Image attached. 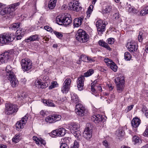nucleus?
<instances>
[{"mask_svg": "<svg viewBox=\"0 0 148 148\" xmlns=\"http://www.w3.org/2000/svg\"><path fill=\"white\" fill-rule=\"evenodd\" d=\"M76 39L81 43L87 42L89 38V36L82 29H79L75 35Z\"/></svg>", "mask_w": 148, "mask_h": 148, "instance_id": "obj_1", "label": "nucleus"}, {"mask_svg": "<svg viewBox=\"0 0 148 148\" xmlns=\"http://www.w3.org/2000/svg\"><path fill=\"white\" fill-rule=\"evenodd\" d=\"M56 21L57 23L60 25H67L71 23L72 19L71 18L60 15L56 17Z\"/></svg>", "mask_w": 148, "mask_h": 148, "instance_id": "obj_2", "label": "nucleus"}, {"mask_svg": "<svg viewBox=\"0 0 148 148\" xmlns=\"http://www.w3.org/2000/svg\"><path fill=\"white\" fill-rule=\"evenodd\" d=\"M14 40V36L9 33H4L0 35V43L7 44L11 42Z\"/></svg>", "mask_w": 148, "mask_h": 148, "instance_id": "obj_3", "label": "nucleus"}, {"mask_svg": "<svg viewBox=\"0 0 148 148\" xmlns=\"http://www.w3.org/2000/svg\"><path fill=\"white\" fill-rule=\"evenodd\" d=\"M18 106L11 103H6L5 104V113L7 115H10L16 112L18 110Z\"/></svg>", "mask_w": 148, "mask_h": 148, "instance_id": "obj_4", "label": "nucleus"}, {"mask_svg": "<svg viewBox=\"0 0 148 148\" xmlns=\"http://www.w3.org/2000/svg\"><path fill=\"white\" fill-rule=\"evenodd\" d=\"M115 82L116 85L118 92H121L124 88V77L120 76L117 77L115 79Z\"/></svg>", "mask_w": 148, "mask_h": 148, "instance_id": "obj_5", "label": "nucleus"}, {"mask_svg": "<svg viewBox=\"0 0 148 148\" xmlns=\"http://www.w3.org/2000/svg\"><path fill=\"white\" fill-rule=\"evenodd\" d=\"M61 118V116L60 115L53 114L46 117L45 121L47 123H53L60 121Z\"/></svg>", "mask_w": 148, "mask_h": 148, "instance_id": "obj_6", "label": "nucleus"}, {"mask_svg": "<svg viewBox=\"0 0 148 148\" xmlns=\"http://www.w3.org/2000/svg\"><path fill=\"white\" fill-rule=\"evenodd\" d=\"M22 68L24 71H27L32 67L31 61L28 59H23L21 62Z\"/></svg>", "mask_w": 148, "mask_h": 148, "instance_id": "obj_7", "label": "nucleus"}, {"mask_svg": "<svg viewBox=\"0 0 148 148\" xmlns=\"http://www.w3.org/2000/svg\"><path fill=\"white\" fill-rule=\"evenodd\" d=\"M66 78L63 84V86L61 88V91L63 93H66L69 91L70 87V84L71 82V79L69 78Z\"/></svg>", "mask_w": 148, "mask_h": 148, "instance_id": "obj_8", "label": "nucleus"}, {"mask_svg": "<svg viewBox=\"0 0 148 148\" xmlns=\"http://www.w3.org/2000/svg\"><path fill=\"white\" fill-rule=\"evenodd\" d=\"M96 26L99 34L101 35L105 31L106 24L103 23L102 20H99L96 22Z\"/></svg>", "mask_w": 148, "mask_h": 148, "instance_id": "obj_9", "label": "nucleus"}, {"mask_svg": "<svg viewBox=\"0 0 148 148\" xmlns=\"http://www.w3.org/2000/svg\"><path fill=\"white\" fill-rule=\"evenodd\" d=\"M75 111L76 114L79 116H83L85 114V108L80 103L77 104L76 105Z\"/></svg>", "mask_w": 148, "mask_h": 148, "instance_id": "obj_10", "label": "nucleus"}, {"mask_svg": "<svg viewBox=\"0 0 148 148\" xmlns=\"http://www.w3.org/2000/svg\"><path fill=\"white\" fill-rule=\"evenodd\" d=\"M27 119V117L25 116L22 118L21 120L17 122L16 126L17 130H18L19 129H22L24 127Z\"/></svg>", "mask_w": 148, "mask_h": 148, "instance_id": "obj_11", "label": "nucleus"}, {"mask_svg": "<svg viewBox=\"0 0 148 148\" xmlns=\"http://www.w3.org/2000/svg\"><path fill=\"white\" fill-rule=\"evenodd\" d=\"M10 57V54L7 52L3 53L0 55V65L7 62Z\"/></svg>", "mask_w": 148, "mask_h": 148, "instance_id": "obj_12", "label": "nucleus"}, {"mask_svg": "<svg viewBox=\"0 0 148 148\" xmlns=\"http://www.w3.org/2000/svg\"><path fill=\"white\" fill-rule=\"evenodd\" d=\"M84 77L82 75L78 78L77 83L78 89L79 90L81 91L83 89L84 86Z\"/></svg>", "mask_w": 148, "mask_h": 148, "instance_id": "obj_13", "label": "nucleus"}, {"mask_svg": "<svg viewBox=\"0 0 148 148\" xmlns=\"http://www.w3.org/2000/svg\"><path fill=\"white\" fill-rule=\"evenodd\" d=\"M92 121L95 123H99L101 122H103L104 119L102 116L99 114H94L91 117Z\"/></svg>", "mask_w": 148, "mask_h": 148, "instance_id": "obj_14", "label": "nucleus"}, {"mask_svg": "<svg viewBox=\"0 0 148 148\" xmlns=\"http://www.w3.org/2000/svg\"><path fill=\"white\" fill-rule=\"evenodd\" d=\"M66 133L65 129L63 128L58 129L53 131L52 133L54 135L58 136H62L65 135Z\"/></svg>", "mask_w": 148, "mask_h": 148, "instance_id": "obj_15", "label": "nucleus"}, {"mask_svg": "<svg viewBox=\"0 0 148 148\" xmlns=\"http://www.w3.org/2000/svg\"><path fill=\"white\" fill-rule=\"evenodd\" d=\"M92 132L91 129L89 127L86 128L83 133V136L87 140H89L92 137L91 132Z\"/></svg>", "mask_w": 148, "mask_h": 148, "instance_id": "obj_16", "label": "nucleus"}, {"mask_svg": "<svg viewBox=\"0 0 148 148\" xmlns=\"http://www.w3.org/2000/svg\"><path fill=\"white\" fill-rule=\"evenodd\" d=\"M6 79L10 81L11 86L13 87H16L18 84V81L14 75L10 77V78H6Z\"/></svg>", "mask_w": 148, "mask_h": 148, "instance_id": "obj_17", "label": "nucleus"}, {"mask_svg": "<svg viewBox=\"0 0 148 148\" xmlns=\"http://www.w3.org/2000/svg\"><path fill=\"white\" fill-rule=\"evenodd\" d=\"M127 46L130 52H134L137 50V47L135 42L131 41L127 43Z\"/></svg>", "mask_w": 148, "mask_h": 148, "instance_id": "obj_18", "label": "nucleus"}, {"mask_svg": "<svg viewBox=\"0 0 148 148\" xmlns=\"http://www.w3.org/2000/svg\"><path fill=\"white\" fill-rule=\"evenodd\" d=\"M84 19V17L83 16L75 18L73 21V25L74 27H78L80 26L81 25Z\"/></svg>", "mask_w": 148, "mask_h": 148, "instance_id": "obj_19", "label": "nucleus"}, {"mask_svg": "<svg viewBox=\"0 0 148 148\" xmlns=\"http://www.w3.org/2000/svg\"><path fill=\"white\" fill-rule=\"evenodd\" d=\"M12 70V68L10 65H8L6 68L5 70L6 74L4 75L5 76V78H10V77L14 75V73L11 71Z\"/></svg>", "mask_w": 148, "mask_h": 148, "instance_id": "obj_20", "label": "nucleus"}, {"mask_svg": "<svg viewBox=\"0 0 148 148\" xmlns=\"http://www.w3.org/2000/svg\"><path fill=\"white\" fill-rule=\"evenodd\" d=\"M116 134L119 140H121L123 139L125 132L122 128L120 127L116 131Z\"/></svg>", "mask_w": 148, "mask_h": 148, "instance_id": "obj_21", "label": "nucleus"}, {"mask_svg": "<svg viewBox=\"0 0 148 148\" xmlns=\"http://www.w3.org/2000/svg\"><path fill=\"white\" fill-rule=\"evenodd\" d=\"M140 120L138 118H134L132 120V124L134 127L136 128L138 127L140 123Z\"/></svg>", "mask_w": 148, "mask_h": 148, "instance_id": "obj_22", "label": "nucleus"}, {"mask_svg": "<svg viewBox=\"0 0 148 148\" xmlns=\"http://www.w3.org/2000/svg\"><path fill=\"white\" fill-rule=\"evenodd\" d=\"M126 10L129 13H133L134 14L137 13L138 12L137 10L131 6L130 4L127 5L126 7Z\"/></svg>", "mask_w": 148, "mask_h": 148, "instance_id": "obj_23", "label": "nucleus"}, {"mask_svg": "<svg viewBox=\"0 0 148 148\" xmlns=\"http://www.w3.org/2000/svg\"><path fill=\"white\" fill-rule=\"evenodd\" d=\"M80 58L81 59V60L85 62H90L95 61V60L94 58H91L85 55H82L80 56Z\"/></svg>", "mask_w": 148, "mask_h": 148, "instance_id": "obj_24", "label": "nucleus"}, {"mask_svg": "<svg viewBox=\"0 0 148 148\" xmlns=\"http://www.w3.org/2000/svg\"><path fill=\"white\" fill-rule=\"evenodd\" d=\"M38 35L36 34L30 36L29 37L25 39V40L26 42H28L37 40H38Z\"/></svg>", "mask_w": 148, "mask_h": 148, "instance_id": "obj_25", "label": "nucleus"}, {"mask_svg": "<svg viewBox=\"0 0 148 148\" xmlns=\"http://www.w3.org/2000/svg\"><path fill=\"white\" fill-rule=\"evenodd\" d=\"M71 132L75 136L76 138L79 140L81 138V132L79 130H71Z\"/></svg>", "mask_w": 148, "mask_h": 148, "instance_id": "obj_26", "label": "nucleus"}, {"mask_svg": "<svg viewBox=\"0 0 148 148\" xmlns=\"http://www.w3.org/2000/svg\"><path fill=\"white\" fill-rule=\"evenodd\" d=\"M72 102L77 103L79 102V100L77 95L75 93H72L71 94Z\"/></svg>", "mask_w": 148, "mask_h": 148, "instance_id": "obj_27", "label": "nucleus"}, {"mask_svg": "<svg viewBox=\"0 0 148 148\" xmlns=\"http://www.w3.org/2000/svg\"><path fill=\"white\" fill-rule=\"evenodd\" d=\"M20 4V2L12 4L9 6V7L8 8V10H10V12L14 11L17 8V7Z\"/></svg>", "mask_w": 148, "mask_h": 148, "instance_id": "obj_28", "label": "nucleus"}, {"mask_svg": "<svg viewBox=\"0 0 148 148\" xmlns=\"http://www.w3.org/2000/svg\"><path fill=\"white\" fill-rule=\"evenodd\" d=\"M98 43L100 46L105 47L109 51L111 50V48L108 46V45L103 40H100L99 41Z\"/></svg>", "mask_w": 148, "mask_h": 148, "instance_id": "obj_29", "label": "nucleus"}, {"mask_svg": "<svg viewBox=\"0 0 148 148\" xmlns=\"http://www.w3.org/2000/svg\"><path fill=\"white\" fill-rule=\"evenodd\" d=\"M56 0H50L49 1L48 8L50 9H53L55 7Z\"/></svg>", "mask_w": 148, "mask_h": 148, "instance_id": "obj_30", "label": "nucleus"}, {"mask_svg": "<svg viewBox=\"0 0 148 148\" xmlns=\"http://www.w3.org/2000/svg\"><path fill=\"white\" fill-rule=\"evenodd\" d=\"M21 138V134H17L12 138V141L15 143H17L19 141Z\"/></svg>", "mask_w": 148, "mask_h": 148, "instance_id": "obj_31", "label": "nucleus"}, {"mask_svg": "<svg viewBox=\"0 0 148 148\" xmlns=\"http://www.w3.org/2000/svg\"><path fill=\"white\" fill-rule=\"evenodd\" d=\"M112 7L110 5H107L106 6L105 9L102 10V12L103 14L109 13L111 11Z\"/></svg>", "mask_w": 148, "mask_h": 148, "instance_id": "obj_32", "label": "nucleus"}, {"mask_svg": "<svg viewBox=\"0 0 148 148\" xmlns=\"http://www.w3.org/2000/svg\"><path fill=\"white\" fill-rule=\"evenodd\" d=\"M94 72V70L92 69H90L87 72L84 73V77H88L91 75Z\"/></svg>", "mask_w": 148, "mask_h": 148, "instance_id": "obj_33", "label": "nucleus"}, {"mask_svg": "<svg viewBox=\"0 0 148 148\" xmlns=\"http://www.w3.org/2000/svg\"><path fill=\"white\" fill-rule=\"evenodd\" d=\"M79 4V1H74L73 3L71 2L69 4V7L72 10H73V9H74L76 7V5L77 4Z\"/></svg>", "mask_w": 148, "mask_h": 148, "instance_id": "obj_34", "label": "nucleus"}, {"mask_svg": "<svg viewBox=\"0 0 148 148\" xmlns=\"http://www.w3.org/2000/svg\"><path fill=\"white\" fill-rule=\"evenodd\" d=\"M109 66L110 68L114 72L117 71V66L114 62H112V63H110Z\"/></svg>", "mask_w": 148, "mask_h": 148, "instance_id": "obj_35", "label": "nucleus"}, {"mask_svg": "<svg viewBox=\"0 0 148 148\" xmlns=\"http://www.w3.org/2000/svg\"><path fill=\"white\" fill-rule=\"evenodd\" d=\"M8 7L6 8L3 10H2L0 12V13L2 15H3L6 14H10V11L8 10Z\"/></svg>", "mask_w": 148, "mask_h": 148, "instance_id": "obj_36", "label": "nucleus"}, {"mask_svg": "<svg viewBox=\"0 0 148 148\" xmlns=\"http://www.w3.org/2000/svg\"><path fill=\"white\" fill-rule=\"evenodd\" d=\"M132 58V56L128 52H125L124 53V58L126 60H130Z\"/></svg>", "mask_w": 148, "mask_h": 148, "instance_id": "obj_37", "label": "nucleus"}, {"mask_svg": "<svg viewBox=\"0 0 148 148\" xmlns=\"http://www.w3.org/2000/svg\"><path fill=\"white\" fill-rule=\"evenodd\" d=\"M148 14V5L146 6L143 10H141L140 13V14L142 16Z\"/></svg>", "mask_w": 148, "mask_h": 148, "instance_id": "obj_38", "label": "nucleus"}, {"mask_svg": "<svg viewBox=\"0 0 148 148\" xmlns=\"http://www.w3.org/2000/svg\"><path fill=\"white\" fill-rule=\"evenodd\" d=\"M132 141L134 143V144L139 143L141 141L139 137L136 136H134L132 138Z\"/></svg>", "mask_w": 148, "mask_h": 148, "instance_id": "obj_39", "label": "nucleus"}, {"mask_svg": "<svg viewBox=\"0 0 148 148\" xmlns=\"http://www.w3.org/2000/svg\"><path fill=\"white\" fill-rule=\"evenodd\" d=\"M52 32H53V34H54L59 38L61 39L63 36V35L60 32H58L54 30L52 31Z\"/></svg>", "mask_w": 148, "mask_h": 148, "instance_id": "obj_40", "label": "nucleus"}, {"mask_svg": "<svg viewBox=\"0 0 148 148\" xmlns=\"http://www.w3.org/2000/svg\"><path fill=\"white\" fill-rule=\"evenodd\" d=\"M20 25V23H14L11 27V29L14 30H16L19 28Z\"/></svg>", "mask_w": 148, "mask_h": 148, "instance_id": "obj_41", "label": "nucleus"}, {"mask_svg": "<svg viewBox=\"0 0 148 148\" xmlns=\"http://www.w3.org/2000/svg\"><path fill=\"white\" fill-rule=\"evenodd\" d=\"M49 83H48V82L44 83L43 82H41V84L40 85L41 86L40 87V88H44L47 87L49 85Z\"/></svg>", "mask_w": 148, "mask_h": 148, "instance_id": "obj_42", "label": "nucleus"}, {"mask_svg": "<svg viewBox=\"0 0 148 148\" xmlns=\"http://www.w3.org/2000/svg\"><path fill=\"white\" fill-rule=\"evenodd\" d=\"M93 5H91L88 7L87 12L88 13L87 16L89 15V16H90V14L91 13L93 10Z\"/></svg>", "mask_w": 148, "mask_h": 148, "instance_id": "obj_43", "label": "nucleus"}, {"mask_svg": "<svg viewBox=\"0 0 148 148\" xmlns=\"http://www.w3.org/2000/svg\"><path fill=\"white\" fill-rule=\"evenodd\" d=\"M45 102L44 101H43V102L45 103H46V104L47 105V106H54V104L53 103L52 101V100H48V101H45Z\"/></svg>", "mask_w": 148, "mask_h": 148, "instance_id": "obj_44", "label": "nucleus"}, {"mask_svg": "<svg viewBox=\"0 0 148 148\" xmlns=\"http://www.w3.org/2000/svg\"><path fill=\"white\" fill-rule=\"evenodd\" d=\"M24 30L22 29H19L16 31V34L18 35L23 36L24 33Z\"/></svg>", "mask_w": 148, "mask_h": 148, "instance_id": "obj_45", "label": "nucleus"}, {"mask_svg": "<svg viewBox=\"0 0 148 148\" xmlns=\"http://www.w3.org/2000/svg\"><path fill=\"white\" fill-rule=\"evenodd\" d=\"M79 4H77V5H76V7L74 9H73V10L75 11L76 12H78L82 9V8L79 5Z\"/></svg>", "mask_w": 148, "mask_h": 148, "instance_id": "obj_46", "label": "nucleus"}, {"mask_svg": "<svg viewBox=\"0 0 148 148\" xmlns=\"http://www.w3.org/2000/svg\"><path fill=\"white\" fill-rule=\"evenodd\" d=\"M71 138L69 137H66L62 139L63 141L62 143H66V144L69 143Z\"/></svg>", "mask_w": 148, "mask_h": 148, "instance_id": "obj_47", "label": "nucleus"}, {"mask_svg": "<svg viewBox=\"0 0 148 148\" xmlns=\"http://www.w3.org/2000/svg\"><path fill=\"white\" fill-rule=\"evenodd\" d=\"M79 145V143L77 141H75L70 148H78Z\"/></svg>", "mask_w": 148, "mask_h": 148, "instance_id": "obj_48", "label": "nucleus"}, {"mask_svg": "<svg viewBox=\"0 0 148 148\" xmlns=\"http://www.w3.org/2000/svg\"><path fill=\"white\" fill-rule=\"evenodd\" d=\"M58 85V84L56 82H53L52 83H51V85L49 86V88L51 89L53 88H54L55 87H57V86Z\"/></svg>", "mask_w": 148, "mask_h": 148, "instance_id": "obj_49", "label": "nucleus"}, {"mask_svg": "<svg viewBox=\"0 0 148 148\" xmlns=\"http://www.w3.org/2000/svg\"><path fill=\"white\" fill-rule=\"evenodd\" d=\"M72 126V129H71V130H78L79 128V126H78L76 124H73Z\"/></svg>", "mask_w": 148, "mask_h": 148, "instance_id": "obj_50", "label": "nucleus"}, {"mask_svg": "<svg viewBox=\"0 0 148 148\" xmlns=\"http://www.w3.org/2000/svg\"><path fill=\"white\" fill-rule=\"evenodd\" d=\"M107 40L108 44L111 45L113 44L114 42V39L112 38H108Z\"/></svg>", "mask_w": 148, "mask_h": 148, "instance_id": "obj_51", "label": "nucleus"}, {"mask_svg": "<svg viewBox=\"0 0 148 148\" xmlns=\"http://www.w3.org/2000/svg\"><path fill=\"white\" fill-rule=\"evenodd\" d=\"M143 33L142 32H140L138 36V39L140 42H141L143 40V38L142 37Z\"/></svg>", "mask_w": 148, "mask_h": 148, "instance_id": "obj_52", "label": "nucleus"}, {"mask_svg": "<svg viewBox=\"0 0 148 148\" xmlns=\"http://www.w3.org/2000/svg\"><path fill=\"white\" fill-rule=\"evenodd\" d=\"M33 139L35 141L36 143L37 144L40 145V139L38 138L36 136H34L33 137Z\"/></svg>", "mask_w": 148, "mask_h": 148, "instance_id": "obj_53", "label": "nucleus"}, {"mask_svg": "<svg viewBox=\"0 0 148 148\" xmlns=\"http://www.w3.org/2000/svg\"><path fill=\"white\" fill-rule=\"evenodd\" d=\"M44 29L48 31H50L53 34L52 31H54L51 27L48 26H46L44 27Z\"/></svg>", "mask_w": 148, "mask_h": 148, "instance_id": "obj_54", "label": "nucleus"}, {"mask_svg": "<svg viewBox=\"0 0 148 148\" xmlns=\"http://www.w3.org/2000/svg\"><path fill=\"white\" fill-rule=\"evenodd\" d=\"M104 61L108 66H109L110 65V63H112L113 62V61L111 60H110L108 58H105L104 59Z\"/></svg>", "mask_w": 148, "mask_h": 148, "instance_id": "obj_55", "label": "nucleus"}, {"mask_svg": "<svg viewBox=\"0 0 148 148\" xmlns=\"http://www.w3.org/2000/svg\"><path fill=\"white\" fill-rule=\"evenodd\" d=\"M134 106L133 105H132L130 106H127L125 110V112H127L132 110L134 107Z\"/></svg>", "mask_w": 148, "mask_h": 148, "instance_id": "obj_56", "label": "nucleus"}, {"mask_svg": "<svg viewBox=\"0 0 148 148\" xmlns=\"http://www.w3.org/2000/svg\"><path fill=\"white\" fill-rule=\"evenodd\" d=\"M41 81L40 80H37L35 82L36 86L38 88H40L41 84Z\"/></svg>", "mask_w": 148, "mask_h": 148, "instance_id": "obj_57", "label": "nucleus"}, {"mask_svg": "<svg viewBox=\"0 0 148 148\" xmlns=\"http://www.w3.org/2000/svg\"><path fill=\"white\" fill-rule=\"evenodd\" d=\"M103 144L106 148H110L109 146L108 143L107 141L105 140L103 141Z\"/></svg>", "mask_w": 148, "mask_h": 148, "instance_id": "obj_58", "label": "nucleus"}, {"mask_svg": "<svg viewBox=\"0 0 148 148\" xmlns=\"http://www.w3.org/2000/svg\"><path fill=\"white\" fill-rule=\"evenodd\" d=\"M60 148H69V147L66 143H62Z\"/></svg>", "mask_w": 148, "mask_h": 148, "instance_id": "obj_59", "label": "nucleus"}, {"mask_svg": "<svg viewBox=\"0 0 148 148\" xmlns=\"http://www.w3.org/2000/svg\"><path fill=\"white\" fill-rule=\"evenodd\" d=\"M94 86H95V88H97L98 90L100 91H102V88L100 84H98V85H94Z\"/></svg>", "mask_w": 148, "mask_h": 148, "instance_id": "obj_60", "label": "nucleus"}, {"mask_svg": "<svg viewBox=\"0 0 148 148\" xmlns=\"http://www.w3.org/2000/svg\"><path fill=\"white\" fill-rule=\"evenodd\" d=\"M144 136L148 137V127H146V128L143 133Z\"/></svg>", "mask_w": 148, "mask_h": 148, "instance_id": "obj_61", "label": "nucleus"}, {"mask_svg": "<svg viewBox=\"0 0 148 148\" xmlns=\"http://www.w3.org/2000/svg\"><path fill=\"white\" fill-rule=\"evenodd\" d=\"M91 90L92 91V92H94L95 93V92H96V91L95 90V89L96 88H95V87L93 86V84H92V83H91Z\"/></svg>", "mask_w": 148, "mask_h": 148, "instance_id": "obj_62", "label": "nucleus"}, {"mask_svg": "<svg viewBox=\"0 0 148 148\" xmlns=\"http://www.w3.org/2000/svg\"><path fill=\"white\" fill-rule=\"evenodd\" d=\"M147 107L145 106H143L142 109V111L143 112H145L147 111Z\"/></svg>", "mask_w": 148, "mask_h": 148, "instance_id": "obj_63", "label": "nucleus"}, {"mask_svg": "<svg viewBox=\"0 0 148 148\" xmlns=\"http://www.w3.org/2000/svg\"><path fill=\"white\" fill-rule=\"evenodd\" d=\"M16 97L17 98V100L19 101L22 100V99L23 98V97L22 95H17Z\"/></svg>", "mask_w": 148, "mask_h": 148, "instance_id": "obj_64", "label": "nucleus"}]
</instances>
